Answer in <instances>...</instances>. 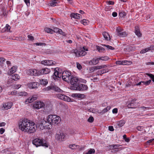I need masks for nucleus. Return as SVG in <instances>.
<instances>
[{"instance_id":"nucleus-32","label":"nucleus","mask_w":154,"mask_h":154,"mask_svg":"<svg viewBox=\"0 0 154 154\" xmlns=\"http://www.w3.org/2000/svg\"><path fill=\"white\" fill-rule=\"evenodd\" d=\"M53 31V32L58 33L59 34H62V31L61 29L57 27L54 28Z\"/></svg>"},{"instance_id":"nucleus-48","label":"nucleus","mask_w":154,"mask_h":154,"mask_svg":"<svg viewBox=\"0 0 154 154\" xmlns=\"http://www.w3.org/2000/svg\"><path fill=\"white\" fill-rule=\"evenodd\" d=\"M18 92L15 91H12L11 92H9L8 94L9 95H17Z\"/></svg>"},{"instance_id":"nucleus-43","label":"nucleus","mask_w":154,"mask_h":154,"mask_svg":"<svg viewBox=\"0 0 154 154\" xmlns=\"http://www.w3.org/2000/svg\"><path fill=\"white\" fill-rule=\"evenodd\" d=\"M145 75L149 76L152 80V81L154 82V75L150 73H146Z\"/></svg>"},{"instance_id":"nucleus-55","label":"nucleus","mask_w":154,"mask_h":154,"mask_svg":"<svg viewBox=\"0 0 154 154\" xmlns=\"http://www.w3.org/2000/svg\"><path fill=\"white\" fill-rule=\"evenodd\" d=\"M21 86V85L19 84H17L15 85L14 86V88L15 89H18L20 88Z\"/></svg>"},{"instance_id":"nucleus-51","label":"nucleus","mask_w":154,"mask_h":154,"mask_svg":"<svg viewBox=\"0 0 154 154\" xmlns=\"http://www.w3.org/2000/svg\"><path fill=\"white\" fill-rule=\"evenodd\" d=\"M76 64L77 67L80 70L82 68V67L80 64L78 63H76Z\"/></svg>"},{"instance_id":"nucleus-20","label":"nucleus","mask_w":154,"mask_h":154,"mask_svg":"<svg viewBox=\"0 0 154 154\" xmlns=\"http://www.w3.org/2000/svg\"><path fill=\"white\" fill-rule=\"evenodd\" d=\"M40 75L47 74L49 73L50 72V70L47 68H45L39 70Z\"/></svg>"},{"instance_id":"nucleus-47","label":"nucleus","mask_w":154,"mask_h":154,"mask_svg":"<svg viewBox=\"0 0 154 154\" xmlns=\"http://www.w3.org/2000/svg\"><path fill=\"white\" fill-rule=\"evenodd\" d=\"M11 27L8 24H7L6 25L5 27V31H6L7 32H10Z\"/></svg>"},{"instance_id":"nucleus-10","label":"nucleus","mask_w":154,"mask_h":154,"mask_svg":"<svg viewBox=\"0 0 154 154\" xmlns=\"http://www.w3.org/2000/svg\"><path fill=\"white\" fill-rule=\"evenodd\" d=\"M69 82L71 85L74 86V88H76V87L78 85L77 82H79V79L76 77H72L70 79Z\"/></svg>"},{"instance_id":"nucleus-56","label":"nucleus","mask_w":154,"mask_h":154,"mask_svg":"<svg viewBox=\"0 0 154 154\" xmlns=\"http://www.w3.org/2000/svg\"><path fill=\"white\" fill-rule=\"evenodd\" d=\"M27 37H28L29 39L30 40L33 41L34 39L33 37L31 35H28Z\"/></svg>"},{"instance_id":"nucleus-27","label":"nucleus","mask_w":154,"mask_h":154,"mask_svg":"<svg viewBox=\"0 0 154 154\" xmlns=\"http://www.w3.org/2000/svg\"><path fill=\"white\" fill-rule=\"evenodd\" d=\"M58 3L57 0H52L50 1V4L51 6L54 7L57 6Z\"/></svg>"},{"instance_id":"nucleus-53","label":"nucleus","mask_w":154,"mask_h":154,"mask_svg":"<svg viewBox=\"0 0 154 154\" xmlns=\"http://www.w3.org/2000/svg\"><path fill=\"white\" fill-rule=\"evenodd\" d=\"M119 14L121 17H123L125 16V13L123 12H119Z\"/></svg>"},{"instance_id":"nucleus-37","label":"nucleus","mask_w":154,"mask_h":154,"mask_svg":"<svg viewBox=\"0 0 154 154\" xmlns=\"http://www.w3.org/2000/svg\"><path fill=\"white\" fill-rule=\"evenodd\" d=\"M40 81L41 84L42 85H46L48 84V81L46 79H42Z\"/></svg>"},{"instance_id":"nucleus-54","label":"nucleus","mask_w":154,"mask_h":154,"mask_svg":"<svg viewBox=\"0 0 154 154\" xmlns=\"http://www.w3.org/2000/svg\"><path fill=\"white\" fill-rule=\"evenodd\" d=\"M104 46L106 47L108 49L113 50L114 49V48L110 46L105 45H104Z\"/></svg>"},{"instance_id":"nucleus-7","label":"nucleus","mask_w":154,"mask_h":154,"mask_svg":"<svg viewBox=\"0 0 154 154\" xmlns=\"http://www.w3.org/2000/svg\"><path fill=\"white\" fill-rule=\"evenodd\" d=\"M66 136V134L62 131L57 132L56 134L55 138L57 140L61 142L64 140Z\"/></svg>"},{"instance_id":"nucleus-1","label":"nucleus","mask_w":154,"mask_h":154,"mask_svg":"<svg viewBox=\"0 0 154 154\" xmlns=\"http://www.w3.org/2000/svg\"><path fill=\"white\" fill-rule=\"evenodd\" d=\"M45 120L39 121L37 125L33 122L27 119H23L20 120L19 123V129L22 131L29 134L35 132L37 127L41 130L45 129L46 126L44 124L46 123Z\"/></svg>"},{"instance_id":"nucleus-39","label":"nucleus","mask_w":154,"mask_h":154,"mask_svg":"<svg viewBox=\"0 0 154 154\" xmlns=\"http://www.w3.org/2000/svg\"><path fill=\"white\" fill-rule=\"evenodd\" d=\"M12 78L13 80H16L20 79V76L17 74H15L12 76Z\"/></svg>"},{"instance_id":"nucleus-14","label":"nucleus","mask_w":154,"mask_h":154,"mask_svg":"<svg viewBox=\"0 0 154 154\" xmlns=\"http://www.w3.org/2000/svg\"><path fill=\"white\" fill-rule=\"evenodd\" d=\"M38 83L37 82H30L27 84V85L30 88H37Z\"/></svg>"},{"instance_id":"nucleus-38","label":"nucleus","mask_w":154,"mask_h":154,"mask_svg":"<svg viewBox=\"0 0 154 154\" xmlns=\"http://www.w3.org/2000/svg\"><path fill=\"white\" fill-rule=\"evenodd\" d=\"M95 152V150L93 149H91L89 150L88 152H84L83 153V154H92L94 153Z\"/></svg>"},{"instance_id":"nucleus-13","label":"nucleus","mask_w":154,"mask_h":154,"mask_svg":"<svg viewBox=\"0 0 154 154\" xmlns=\"http://www.w3.org/2000/svg\"><path fill=\"white\" fill-rule=\"evenodd\" d=\"M70 96L75 98L79 99L84 98L85 97L84 94L79 93H73Z\"/></svg>"},{"instance_id":"nucleus-15","label":"nucleus","mask_w":154,"mask_h":154,"mask_svg":"<svg viewBox=\"0 0 154 154\" xmlns=\"http://www.w3.org/2000/svg\"><path fill=\"white\" fill-rule=\"evenodd\" d=\"M13 104L12 102H8L3 104L2 109L8 110L10 109L12 107Z\"/></svg>"},{"instance_id":"nucleus-49","label":"nucleus","mask_w":154,"mask_h":154,"mask_svg":"<svg viewBox=\"0 0 154 154\" xmlns=\"http://www.w3.org/2000/svg\"><path fill=\"white\" fill-rule=\"evenodd\" d=\"M149 109V107H146L145 106H142L140 108V109L142 110L143 111H144L146 110H148Z\"/></svg>"},{"instance_id":"nucleus-40","label":"nucleus","mask_w":154,"mask_h":154,"mask_svg":"<svg viewBox=\"0 0 154 154\" xmlns=\"http://www.w3.org/2000/svg\"><path fill=\"white\" fill-rule=\"evenodd\" d=\"M57 97L58 98L62 100L63 97H65V95L61 93H58L57 94Z\"/></svg>"},{"instance_id":"nucleus-17","label":"nucleus","mask_w":154,"mask_h":154,"mask_svg":"<svg viewBox=\"0 0 154 154\" xmlns=\"http://www.w3.org/2000/svg\"><path fill=\"white\" fill-rule=\"evenodd\" d=\"M99 61L98 57H96L90 60L89 62V64L90 65H95L99 63Z\"/></svg>"},{"instance_id":"nucleus-30","label":"nucleus","mask_w":154,"mask_h":154,"mask_svg":"<svg viewBox=\"0 0 154 154\" xmlns=\"http://www.w3.org/2000/svg\"><path fill=\"white\" fill-rule=\"evenodd\" d=\"M99 60H101L102 61H106L108 60L109 59V57L107 56H98Z\"/></svg>"},{"instance_id":"nucleus-11","label":"nucleus","mask_w":154,"mask_h":154,"mask_svg":"<svg viewBox=\"0 0 154 154\" xmlns=\"http://www.w3.org/2000/svg\"><path fill=\"white\" fill-rule=\"evenodd\" d=\"M88 88L87 86L83 84H78L76 88H74V90L79 91H85L87 90Z\"/></svg>"},{"instance_id":"nucleus-59","label":"nucleus","mask_w":154,"mask_h":154,"mask_svg":"<svg viewBox=\"0 0 154 154\" xmlns=\"http://www.w3.org/2000/svg\"><path fill=\"white\" fill-rule=\"evenodd\" d=\"M5 131V129L3 128H0V133L1 134H2Z\"/></svg>"},{"instance_id":"nucleus-8","label":"nucleus","mask_w":154,"mask_h":154,"mask_svg":"<svg viewBox=\"0 0 154 154\" xmlns=\"http://www.w3.org/2000/svg\"><path fill=\"white\" fill-rule=\"evenodd\" d=\"M26 73L29 75L35 76L40 75L39 70L34 69H30L27 70L26 71Z\"/></svg>"},{"instance_id":"nucleus-16","label":"nucleus","mask_w":154,"mask_h":154,"mask_svg":"<svg viewBox=\"0 0 154 154\" xmlns=\"http://www.w3.org/2000/svg\"><path fill=\"white\" fill-rule=\"evenodd\" d=\"M116 64L117 65H130L132 63L131 61L127 60H120L117 61L116 62Z\"/></svg>"},{"instance_id":"nucleus-41","label":"nucleus","mask_w":154,"mask_h":154,"mask_svg":"<svg viewBox=\"0 0 154 154\" xmlns=\"http://www.w3.org/2000/svg\"><path fill=\"white\" fill-rule=\"evenodd\" d=\"M97 49L100 52H102L105 50L104 48L99 46H97Z\"/></svg>"},{"instance_id":"nucleus-61","label":"nucleus","mask_w":154,"mask_h":154,"mask_svg":"<svg viewBox=\"0 0 154 154\" xmlns=\"http://www.w3.org/2000/svg\"><path fill=\"white\" fill-rule=\"evenodd\" d=\"M109 130L110 131H113L114 129L112 126H109Z\"/></svg>"},{"instance_id":"nucleus-4","label":"nucleus","mask_w":154,"mask_h":154,"mask_svg":"<svg viewBox=\"0 0 154 154\" xmlns=\"http://www.w3.org/2000/svg\"><path fill=\"white\" fill-rule=\"evenodd\" d=\"M88 51V48L86 47H83L81 48L79 51L75 50H74V52L75 55L77 57L79 56H83L87 54L86 51Z\"/></svg>"},{"instance_id":"nucleus-26","label":"nucleus","mask_w":154,"mask_h":154,"mask_svg":"<svg viewBox=\"0 0 154 154\" xmlns=\"http://www.w3.org/2000/svg\"><path fill=\"white\" fill-rule=\"evenodd\" d=\"M125 121L123 119L117 122L118 125L119 127L123 126L125 123Z\"/></svg>"},{"instance_id":"nucleus-6","label":"nucleus","mask_w":154,"mask_h":154,"mask_svg":"<svg viewBox=\"0 0 154 154\" xmlns=\"http://www.w3.org/2000/svg\"><path fill=\"white\" fill-rule=\"evenodd\" d=\"M54 72L52 75V78L56 80L57 79V78H60L61 77V72H62V70L61 69L57 68L54 69Z\"/></svg>"},{"instance_id":"nucleus-3","label":"nucleus","mask_w":154,"mask_h":154,"mask_svg":"<svg viewBox=\"0 0 154 154\" xmlns=\"http://www.w3.org/2000/svg\"><path fill=\"white\" fill-rule=\"evenodd\" d=\"M32 143L36 147L42 146L48 147L49 146L48 144L45 140L38 138H36L33 140L32 141Z\"/></svg>"},{"instance_id":"nucleus-24","label":"nucleus","mask_w":154,"mask_h":154,"mask_svg":"<svg viewBox=\"0 0 154 154\" xmlns=\"http://www.w3.org/2000/svg\"><path fill=\"white\" fill-rule=\"evenodd\" d=\"M136 35L139 37H140L141 35V34L140 32L139 28L138 26H136L135 27V30L134 31Z\"/></svg>"},{"instance_id":"nucleus-33","label":"nucleus","mask_w":154,"mask_h":154,"mask_svg":"<svg viewBox=\"0 0 154 154\" xmlns=\"http://www.w3.org/2000/svg\"><path fill=\"white\" fill-rule=\"evenodd\" d=\"M62 100L67 102H72V100L70 97L65 95V97H63V98Z\"/></svg>"},{"instance_id":"nucleus-52","label":"nucleus","mask_w":154,"mask_h":154,"mask_svg":"<svg viewBox=\"0 0 154 154\" xmlns=\"http://www.w3.org/2000/svg\"><path fill=\"white\" fill-rule=\"evenodd\" d=\"M94 120V119L92 116L90 117L88 119V121L90 122H92Z\"/></svg>"},{"instance_id":"nucleus-57","label":"nucleus","mask_w":154,"mask_h":154,"mask_svg":"<svg viewBox=\"0 0 154 154\" xmlns=\"http://www.w3.org/2000/svg\"><path fill=\"white\" fill-rule=\"evenodd\" d=\"M147 143H154V139H150L147 141Z\"/></svg>"},{"instance_id":"nucleus-18","label":"nucleus","mask_w":154,"mask_h":154,"mask_svg":"<svg viewBox=\"0 0 154 154\" xmlns=\"http://www.w3.org/2000/svg\"><path fill=\"white\" fill-rule=\"evenodd\" d=\"M41 63L45 65L51 66L54 64V63L52 60H44L41 62Z\"/></svg>"},{"instance_id":"nucleus-2","label":"nucleus","mask_w":154,"mask_h":154,"mask_svg":"<svg viewBox=\"0 0 154 154\" xmlns=\"http://www.w3.org/2000/svg\"><path fill=\"white\" fill-rule=\"evenodd\" d=\"M47 122L52 125H57L61 121L60 117L59 116L55 115H50L46 118Z\"/></svg>"},{"instance_id":"nucleus-64","label":"nucleus","mask_w":154,"mask_h":154,"mask_svg":"<svg viewBox=\"0 0 154 154\" xmlns=\"http://www.w3.org/2000/svg\"><path fill=\"white\" fill-rule=\"evenodd\" d=\"M137 129L139 131H141L143 129L142 126H139L137 127Z\"/></svg>"},{"instance_id":"nucleus-45","label":"nucleus","mask_w":154,"mask_h":154,"mask_svg":"<svg viewBox=\"0 0 154 154\" xmlns=\"http://www.w3.org/2000/svg\"><path fill=\"white\" fill-rule=\"evenodd\" d=\"M96 68H97V70L98 69H100L103 68H104L107 67V66L105 65H103L99 66H96Z\"/></svg>"},{"instance_id":"nucleus-23","label":"nucleus","mask_w":154,"mask_h":154,"mask_svg":"<svg viewBox=\"0 0 154 154\" xmlns=\"http://www.w3.org/2000/svg\"><path fill=\"white\" fill-rule=\"evenodd\" d=\"M81 16L80 14L77 13H73L70 14L71 17L75 19H79Z\"/></svg>"},{"instance_id":"nucleus-63","label":"nucleus","mask_w":154,"mask_h":154,"mask_svg":"<svg viewBox=\"0 0 154 154\" xmlns=\"http://www.w3.org/2000/svg\"><path fill=\"white\" fill-rule=\"evenodd\" d=\"M151 82V80H149L145 82V85H149Z\"/></svg>"},{"instance_id":"nucleus-36","label":"nucleus","mask_w":154,"mask_h":154,"mask_svg":"<svg viewBox=\"0 0 154 154\" xmlns=\"http://www.w3.org/2000/svg\"><path fill=\"white\" fill-rule=\"evenodd\" d=\"M34 101L33 100L32 97H29L25 101V103L26 104H28L29 103H31Z\"/></svg>"},{"instance_id":"nucleus-19","label":"nucleus","mask_w":154,"mask_h":154,"mask_svg":"<svg viewBox=\"0 0 154 154\" xmlns=\"http://www.w3.org/2000/svg\"><path fill=\"white\" fill-rule=\"evenodd\" d=\"M136 99H133L131 100L130 103H129L127 106L128 108H134L137 106V103L135 102Z\"/></svg>"},{"instance_id":"nucleus-29","label":"nucleus","mask_w":154,"mask_h":154,"mask_svg":"<svg viewBox=\"0 0 154 154\" xmlns=\"http://www.w3.org/2000/svg\"><path fill=\"white\" fill-rule=\"evenodd\" d=\"M135 83L132 82L131 80L128 81L126 84L127 87H130L131 86H135Z\"/></svg>"},{"instance_id":"nucleus-34","label":"nucleus","mask_w":154,"mask_h":154,"mask_svg":"<svg viewBox=\"0 0 154 154\" xmlns=\"http://www.w3.org/2000/svg\"><path fill=\"white\" fill-rule=\"evenodd\" d=\"M27 95V92L25 91H22V92H18L17 95L21 96H26Z\"/></svg>"},{"instance_id":"nucleus-28","label":"nucleus","mask_w":154,"mask_h":154,"mask_svg":"<svg viewBox=\"0 0 154 154\" xmlns=\"http://www.w3.org/2000/svg\"><path fill=\"white\" fill-rule=\"evenodd\" d=\"M152 49V46H150L149 47H148L147 48H146L144 49H143L140 51V53L141 54H144L146 53V52H148L149 51L151 50Z\"/></svg>"},{"instance_id":"nucleus-9","label":"nucleus","mask_w":154,"mask_h":154,"mask_svg":"<svg viewBox=\"0 0 154 154\" xmlns=\"http://www.w3.org/2000/svg\"><path fill=\"white\" fill-rule=\"evenodd\" d=\"M123 30L120 27L117 28L116 31L118 35L120 37H125L127 36V33L123 31Z\"/></svg>"},{"instance_id":"nucleus-60","label":"nucleus","mask_w":154,"mask_h":154,"mask_svg":"<svg viewBox=\"0 0 154 154\" xmlns=\"http://www.w3.org/2000/svg\"><path fill=\"white\" fill-rule=\"evenodd\" d=\"M36 45L37 46L39 45H45V43H40V42H37L35 43Z\"/></svg>"},{"instance_id":"nucleus-44","label":"nucleus","mask_w":154,"mask_h":154,"mask_svg":"<svg viewBox=\"0 0 154 154\" xmlns=\"http://www.w3.org/2000/svg\"><path fill=\"white\" fill-rule=\"evenodd\" d=\"M108 72V69H103L102 70L99 71H98V73L100 74H102Z\"/></svg>"},{"instance_id":"nucleus-62","label":"nucleus","mask_w":154,"mask_h":154,"mask_svg":"<svg viewBox=\"0 0 154 154\" xmlns=\"http://www.w3.org/2000/svg\"><path fill=\"white\" fill-rule=\"evenodd\" d=\"M107 4L108 5H113L114 4V2L111 1H109L107 2Z\"/></svg>"},{"instance_id":"nucleus-46","label":"nucleus","mask_w":154,"mask_h":154,"mask_svg":"<svg viewBox=\"0 0 154 154\" xmlns=\"http://www.w3.org/2000/svg\"><path fill=\"white\" fill-rule=\"evenodd\" d=\"M90 72H92L97 70L96 66H93L89 68Z\"/></svg>"},{"instance_id":"nucleus-25","label":"nucleus","mask_w":154,"mask_h":154,"mask_svg":"<svg viewBox=\"0 0 154 154\" xmlns=\"http://www.w3.org/2000/svg\"><path fill=\"white\" fill-rule=\"evenodd\" d=\"M103 35L105 40L107 41H109L110 40V38L108 33L105 32H103Z\"/></svg>"},{"instance_id":"nucleus-50","label":"nucleus","mask_w":154,"mask_h":154,"mask_svg":"<svg viewBox=\"0 0 154 154\" xmlns=\"http://www.w3.org/2000/svg\"><path fill=\"white\" fill-rule=\"evenodd\" d=\"M79 82H82L84 83H85L87 82L85 79L81 78L79 79Z\"/></svg>"},{"instance_id":"nucleus-22","label":"nucleus","mask_w":154,"mask_h":154,"mask_svg":"<svg viewBox=\"0 0 154 154\" xmlns=\"http://www.w3.org/2000/svg\"><path fill=\"white\" fill-rule=\"evenodd\" d=\"M17 67L16 66H14L12 67L11 69H9L8 72V75H11L14 73L17 70Z\"/></svg>"},{"instance_id":"nucleus-35","label":"nucleus","mask_w":154,"mask_h":154,"mask_svg":"<svg viewBox=\"0 0 154 154\" xmlns=\"http://www.w3.org/2000/svg\"><path fill=\"white\" fill-rule=\"evenodd\" d=\"M81 23L84 25H86L88 24L89 21L88 20L84 19L82 20L81 21Z\"/></svg>"},{"instance_id":"nucleus-58","label":"nucleus","mask_w":154,"mask_h":154,"mask_svg":"<svg viewBox=\"0 0 154 154\" xmlns=\"http://www.w3.org/2000/svg\"><path fill=\"white\" fill-rule=\"evenodd\" d=\"M112 112L114 114H116L118 112V109L116 108L112 110Z\"/></svg>"},{"instance_id":"nucleus-21","label":"nucleus","mask_w":154,"mask_h":154,"mask_svg":"<svg viewBox=\"0 0 154 154\" xmlns=\"http://www.w3.org/2000/svg\"><path fill=\"white\" fill-rule=\"evenodd\" d=\"M48 90H52L57 92H61L63 91L60 89L59 88L56 86H49L47 88Z\"/></svg>"},{"instance_id":"nucleus-5","label":"nucleus","mask_w":154,"mask_h":154,"mask_svg":"<svg viewBox=\"0 0 154 154\" xmlns=\"http://www.w3.org/2000/svg\"><path fill=\"white\" fill-rule=\"evenodd\" d=\"M61 76L62 79L65 81L69 82L70 79L72 77L71 73L69 71H65L61 72Z\"/></svg>"},{"instance_id":"nucleus-12","label":"nucleus","mask_w":154,"mask_h":154,"mask_svg":"<svg viewBox=\"0 0 154 154\" xmlns=\"http://www.w3.org/2000/svg\"><path fill=\"white\" fill-rule=\"evenodd\" d=\"M45 103L41 101L36 102L34 103L33 106L34 108L36 109H39L44 107Z\"/></svg>"},{"instance_id":"nucleus-31","label":"nucleus","mask_w":154,"mask_h":154,"mask_svg":"<svg viewBox=\"0 0 154 154\" xmlns=\"http://www.w3.org/2000/svg\"><path fill=\"white\" fill-rule=\"evenodd\" d=\"M79 147V146L76 145L75 144H71L69 145V148L72 149H77Z\"/></svg>"},{"instance_id":"nucleus-42","label":"nucleus","mask_w":154,"mask_h":154,"mask_svg":"<svg viewBox=\"0 0 154 154\" xmlns=\"http://www.w3.org/2000/svg\"><path fill=\"white\" fill-rule=\"evenodd\" d=\"M45 31L47 32L50 33H52L53 32V30L51 29L48 28H45L44 29Z\"/></svg>"}]
</instances>
